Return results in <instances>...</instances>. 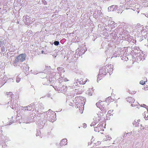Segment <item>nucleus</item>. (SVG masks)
I'll list each match as a JSON object with an SVG mask.
<instances>
[{
	"label": "nucleus",
	"mask_w": 148,
	"mask_h": 148,
	"mask_svg": "<svg viewBox=\"0 0 148 148\" xmlns=\"http://www.w3.org/2000/svg\"><path fill=\"white\" fill-rule=\"evenodd\" d=\"M108 71V69H107L106 66L102 67L100 69L99 73L97 76V81L101 79L105 75H106L107 72Z\"/></svg>",
	"instance_id": "obj_1"
},
{
	"label": "nucleus",
	"mask_w": 148,
	"mask_h": 148,
	"mask_svg": "<svg viewBox=\"0 0 148 148\" xmlns=\"http://www.w3.org/2000/svg\"><path fill=\"white\" fill-rule=\"evenodd\" d=\"M47 119L52 122L55 121L56 118L55 113L52 111L49 110L47 113Z\"/></svg>",
	"instance_id": "obj_2"
},
{
	"label": "nucleus",
	"mask_w": 148,
	"mask_h": 148,
	"mask_svg": "<svg viewBox=\"0 0 148 148\" xmlns=\"http://www.w3.org/2000/svg\"><path fill=\"white\" fill-rule=\"evenodd\" d=\"M26 56L25 53L21 54L16 58L14 63L15 64L18 63L20 62H22L25 60Z\"/></svg>",
	"instance_id": "obj_3"
},
{
	"label": "nucleus",
	"mask_w": 148,
	"mask_h": 148,
	"mask_svg": "<svg viewBox=\"0 0 148 148\" xmlns=\"http://www.w3.org/2000/svg\"><path fill=\"white\" fill-rule=\"evenodd\" d=\"M96 106L100 109L103 110L105 107L108 106V105L107 104L106 102L104 101H102L101 100H100L98 102L96 103Z\"/></svg>",
	"instance_id": "obj_4"
},
{
	"label": "nucleus",
	"mask_w": 148,
	"mask_h": 148,
	"mask_svg": "<svg viewBox=\"0 0 148 148\" xmlns=\"http://www.w3.org/2000/svg\"><path fill=\"white\" fill-rule=\"evenodd\" d=\"M106 66L107 67V69L108 68L109 69V70H108V72H109L110 73H111L113 71V65L111 64H109L108 65H106Z\"/></svg>",
	"instance_id": "obj_5"
},
{
	"label": "nucleus",
	"mask_w": 148,
	"mask_h": 148,
	"mask_svg": "<svg viewBox=\"0 0 148 148\" xmlns=\"http://www.w3.org/2000/svg\"><path fill=\"white\" fill-rule=\"evenodd\" d=\"M104 101L106 102L107 104L108 105L110 103L114 101V99H112L111 97H107Z\"/></svg>",
	"instance_id": "obj_6"
},
{
	"label": "nucleus",
	"mask_w": 148,
	"mask_h": 148,
	"mask_svg": "<svg viewBox=\"0 0 148 148\" xmlns=\"http://www.w3.org/2000/svg\"><path fill=\"white\" fill-rule=\"evenodd\" d=\"M127 101L130 103H132L135 101V99L132 97H128L126 98Z\"/></svg>",
	"instance_id": "obj_7"
},
{
	"label": "nucleus",
	"mask_w": 148,
	"mask_h": 148,
	"mask_svg": "<svg viewBox=\"0 0 148 148\" xmlns=\"http://www.w3.org/2000/svg\"><path fill=\"white\" fill-rule=\"evenodd\" d=\"M67 140L66 139H63L60 141V144L61 146L65 145L67 144Z\"/></svg>",
	"instance_id": "obj_8"
},
{
	"label": "nucleus",
	"mask_w": 148,
	"mask_h": 148,
	"mask_svg": "<svg viewBox=\"0 0 148 148\" xmlns=\"http://www.w3.org/2000/svg\"><path fill=\"white\" fill-rule=\"evenodd\" d=\"M33 105H30L28 106L24 107V109L25 110L28 111H30L32 110V107L33 108Z\"/></svg>",
	"instance_id": "obj_9"
},
{
	"label": "nucleus",
	"mask_w": 148,
	"mask_h": 148,
	"mask_svg": "<svg viewBox=\"0 0 148 148\" xmlns=\"http://www.w3.org/2000/svg\"><path fill=\"white\" fill-rule=\"evenodd\" d=\"M86 79H84L82 78H81L80 79V81H79V83L80 84H85L87 80H86Z\"/></svg>",
	"instance_id": "obj_10"
},
{
	"label": "nucleus",
	"mask_w": 148,
	"mask_h": 148,
	"mask_svg": "<svg viewBox=\"0 0 148 148\" xmlns=\"http://www.w3.org/2000/svg\"><path fill=\"white\" fill-rule=\"evenodd\" d=\"M147 82V79L146 78H144V80H141L140 82H139V83H140V84L141 85H144L145 83V82Z\"/></svg>",
	"instance_id": "obj_11"
},
{
	"label": "nucleus",
	"mask_w": 148,
	"mask_h": 148,
	"mask_svg": "<svg viewBox=\"0 0 148 148\" xmlns=\"http://www.w3.org/2000/svg\"><path fill=\"white\" fill-rule=\"evenodd\" d=\"M97 115H98V117H99V120L100 119V118H101V117H102L103 115L101 112H99L98 113Z\"/></svg>",
	"instance_id": "obj_12"
},
{
	"label": "nucleus",
	"mask_w": 148,
	"mask_h": 148,
	"mask_svg": "<svg viewBox=\"0 0 148 148\" xmlns=\"http://www.w3.org/2000/svg\"><path fill=\"white\" fill-rule=\"evenodd\" d=\"M131 104H131V106L132 107L136 106L138 104V103L136 102H134L133 103H132Z\"/></svg>",
	"instance_id": "obj_13"
},
{
	"label": "nucleus",
	"mask_w": 148,
	"mask_h": 148,
	"mask_svg": "<svg viewBox=\"0 0 148 148\" xmlns=\"http://www.w3.org/2000/svg\"><path fill=\"white\" fill-rule=\"evenodd\" d=\"M97 123V121L94 120L93 122H92V123L91 125V126H94L95 125H96V124Z\"/></svg>",
	"instance_id": "obj_14"
},
{
	"label": "nucleus",
	"mask_w": 148,
	"mask_h": 148,
	"mask_svg": "<svg viewBox=\"0 0 148 148\" xmlns=\"http://www.w3.org/2000/svg\"><path fill=\"white\" fill-rule=\"evenodd\" d=\"M143 89L145 91L148 90V86L146 85L144 87Z\"/></svg>",
	"instance_id": "obj_15"
},
{
	"label": "nucleus",
	"mask_w": 148,
	"mask_h": 148,
	"mask_svg": "<svg viewBox=\"0 0 148 148\" xmlns=\"http://www.w3.org/2000/svg\"><path fill=\"white\" fill-rule=\"evenodd\" d=\"M59 44V42L58 41H55L54 44L55 45H58Z\"/></svg>",
	"instance_id": "obj_16"
},
{
	"label": "nucleus",
	"mask_w": 148,
	"mask_h": 148,
	"mask_svg": "<svg viewBox=\"0 0 148 148\" xmlns=\"http://www.w3.org/2000/svg\"><path fill=\"white\" fill-rule=\"evenodd\" d=\"M21 80V78L19 77L16 78V81L17 82H19Z\"/></svg>",
	"instance_id": "obj_17"
},
{
	"label": "nucleus",
	"mask_w": 148,
	"mask_h": 148,
	"mask_svg": "<svg viewBox=\"0 0 148 148\" xmlns=\"http://www.w3.org/2000/svg\"><path fill=\"white\" fill-rule=\"evenodd\" d=\"M82 126L84 128H86L87 127V125L86 123L83 124Z\"/></svg>",
	"instance_id": "obj_18"
},
{
	"label": "nucleus",
	"mask_w": 148,
	"mask_h": 148,
	"mask_svg": "<svg viewBox=\"0 0 148 148\" xmlns=\"http://www.w3.org/2000/svg\"><path fill=\"white\" fill-rule=\"evenodd\" d=\"M62 69V67H58L57 68V70L58 71H60V70H61V69Z\"/></svg>",
	"instance_id": "obj_19"
},
{
	"label": "nucleus",
	"mask_w": 148,
	"mask_h": 148,
	"mask_svg": "<svg viewBox=\"0 0 148 148\" xmlns=\"http://www.w3.org/2000/svg\"><path fill=\"white\" fill-rule=\"evenodd\" d=\"M143 106L144 107L146 108V105L143 104Z\"/></svg>",
	"instance_id": "obj_20"
},
{
	"label": "nucleus",
	"mask_w": 148,
	"mask_h": 148,
	"mask_svg": "<svg viewBox=\"0 0 148 148\" xmlns=\"http://www.w3.org/2000/svg\"><path fill=\"white\" fill-rule=\"evenodd\" d=\"M112 7H108V9L109 10H110L112 8Z\"/></svg>",
	"instance_id": "obj_21"
},
{
	"label": "nucleus",
	"mask_w": 148,
	"mask_h": 148,
	"mask_svg": "<svg viewBox=\"0 0 148 148\" xmlns=\"http://www.w3.org/2000/svg\"><path fill=\"white\" fill-rule=\"evenodd\" d=\"M141 129H143H143H144V127H141Z\"/></svg>",
	"instance_id": "obj_22"
},
{
	"label": "nucleus",
	"mask_w": 148,
	"mask_h": 148,
	"mask_svg": "<svg viewBox=\"0 0 148 148\" xmlns=\"http://www.w3.org/2000/svg\"><path fill=\"white\" fill-rule=\"evenodd\" d=\"M146 118H147V119H148V115H147V116Z\"/></svg>",
	"instance_id": "obj_23"
},
{
	"label": "nucleus",
	"mask_w": 148,
	"mask_h": 148,
	"mask_svg": "<svg viewBox=\"0 0 148 148\" xmlns=\"http://www.w3.org/2000/svg\"><path fill=\"white\" fill-rule=\"evenodd\" d=\"M1 128L0 127V132H1Z\"/></svg>",
	"instance_id": "obj_24"
},
{
	"label": "nucleus",
	"mask_w": 148,
	"mask_h": 148,
	"mask_svg": "<svg viewBox=\"0 0 148 148\" xmlns=\"http://www.w3.org/2000/svg\"><path fill=\"white\" fill-rule=\"evenodd\" d=\"M138 121L139 122H140V119L138 120Z\"/></svg>",
	"instance_id": "obj_25"
},
{
	"label": "nucleus",
	"mask_w": 148,
	"mask_h": 148,
	"mask_svg": "<svg viewBox=\"0 0 148 148\" xmlns=\"http://www.w3.org/2000/svg\"><path fill=\"white\" fill-rule=\"evenodd\" d=\"M110 112V111H109L108 112Z\"/></svg>",
	"instance_id": "obj_26"
},
{
	"label": "nucleus",
	"mask_w": 148,
	"mask_h": 148,
	"mask_svg": "<svg viewBox=\"0 0 148 148\" xmlns=\"http://www.w3.org/2000/svg\"><path fill=\"white\" fill-rule=\"evenodd\" d=\"M68 81V80H66V81Z\"/></svg>",
	"instance_id": "obj_27"
}]
</instances>
